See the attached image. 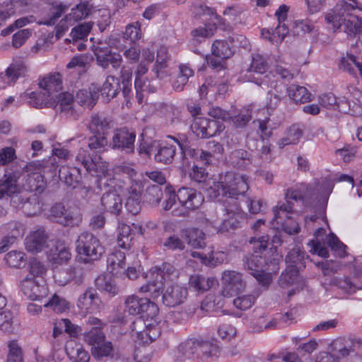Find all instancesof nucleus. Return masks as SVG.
Returning a JSON list of instances; mask_svg holds the SVG:
<instances>
[{"label":"nucleus","instance_id":"5701e85b","mask_svg":"<svg viewBox=\"0 0 362 362\" xmlns=\"http://www.w3.org/2000/svg\"><path fill=\"white\" fill-rule=\"evenodd\" d=\"M228 163L238 169H246L252 163L251 154L246 150L238 148L230 152L228 158Z\"/></svg>","mask_w":362,"mask_h":362},{"label":"nucleus","instance_id":"6ab92c4d","mask_svg":"<svg viewBox=\"0 0 362 362\" xmlns=\"http://www.w3.org/2000/svg\"><path fill=\"white\" fill-rule=\"evenodd\" d=\"M103 210L111 214L118 216L122 209V200L115 190L105 192L100 199Z\"/></svg>","mask_w":362,"mask_h":362},{"label":"nucleus","instance_id":"72a5a7b5","mask_svg":"<svg viewBox=\"0 0 362 362\" xmlns=\"http://www.w3.org/2000/svg\"><path fill=\"white\" fill-rule=\"evenodd\" d=\"M21 97L24 99H29L28 103L34 107L41 108L44 105L52 106L54 104L52 100L48 97L45 93H36L35 92H25L22 94Z\"/></svg>","mask_w":362,"mask_h":362},{"label":"nucleus","instance_id":"2eb2a0df","mask_svg":"<svg viewBox=\"0 0 362 362\" xmlns=\"http://www.w3.org/2000/svg\"><path fill=\"white\" fill-rule=\"evenodd\" d=\"M100 303L97 292L90 288L78 297L77 307L82 313H93L98 310Z\"/></svg>","mask_w":362,"mask_h":362},{"label":"nucleus","instance_id":"2f4dec72","mask_svg":"<svg viewBox=\"0 0 362 362\" xmlns=\"http://www.w3.org/2000/svg\"><path fill=\"white\" fill-rule=\"evenodd\" d=\"M175 153L176 147L175 146L163 144L160 142L154 159L157 163L170 164L173 162Z\"/></svg>","mask_w":362,"mask_h":362},{"label":"nucleus","instance_id":"79ce46f5","mask_svg":"<svg viewBox=\"0 0 362 362\" xmlns=\"http://www.w3.org/2000/svg\"><path fill=\"white\" fill-rule=\"evenodd\" d=\"M42 209V204L40 202L39 197L35 195L26 198L22 206L23 213L28 216H33L39 214Z\"/></svg>","mask_w":362,"mask_h":362},{"label":"nucleus","instance_id":"a211bd4d","mask_svg":"<svg viewBox=\"0 0 362 362\" xmlns=\"http://www.w3.org/2000/svg\"><path fill=\"white\" fill-rule=\"evenodd\" d=\"M19 173L16 172L6 173L0 179V199L9 197L14 193L19 192L21 187L18 185Z\"/></svg>","mask_w":362,"mask_h":362},{"label":"nucleus","instance_id":"a18cd8bd","mask_svg":"<svg viewBox=\"0 0 362 362\" xmlns=\"http://www.w3.org/2000/svg\"><path fill=\"white\" fill-rule=\"evenodd\" d=\"M28 71L25 64L21 61L13 62L6 70V76L8 80L16 81L19 77L25 76Z\"/></svg>","mask_w":362,"mask_h":362},{"label":"nucleus","instance_id":"7c9ffc66","mask_svg":"<svg viewBox=\"0 0 362 362\" xmlns=\"http://www.w3.org/2000/svg\"><path fill=\"white\" fill-rule=\"evenodd\" d=\"M193 74L194 71L189 66L185 64L180 65L179 71L172 83L173 89L177 92L183 90L184 87L188 83L189 78Z\"/></svg>","mask_w":362,"mask_h":362},{"label":"nucleus","instance_id":"4c0bfd02","mask_svg":"<svg viewBox=\"0 0 362 362\" xmlns=\"http://www.w3.org/2000/svg\"><path fill=\"white\" fill-rule=\"evenodd\" d=\"M344 32L349 37L354 38L357 35H362V18L351 16L344 20Z\"/></svg>","mask_w":362,"mask_h":362},{"label":"nucleus","instance_id":"bb28decb","mask_svg":"<svg viewBox=\"0 0 362 362\" xmlns=\"http://www.w3.org/2000/svg\"><path fill=\"white\" fill-rule=\"evenodd\" d=\"M293 203H281L273 208L274 218L272 221V223L274 226L275 223L276 227L284 223L286 219L291 218L293 214Z\"/></svg>","mask_w":362,"mask_h":362},{"label":"nucleus","instance_id":"393cba45","mask_svg":"<svg viewBox=\"0 0 362 362\" xmlns=\"http://www.w3.org/2000/svg\"><path fill=\"white\" fill-rule=\"evenodd\" d=\"M99 89L93 85L89 89L79 90L76 93V100L81 106L92 109L96 104L99 97Z\"/></svg>","mask_w":362,"mask_h":362},{"label":"nucleus","instance_id":"f8f14e48","mask_svg":"<svg viewBox=\"0 0 362 362\" xmlns=\"http://www.w3.org/2000/svg\"><path fill=\"white\" fill-rule=\"evenodd\" d=\"M223 284L222 293L224 296H232L242 292L246 283L241 273L235 271H225L222 275Z\"/></svg>","mask_w":362,"mask_h":362},{"label":"nucleus","instance_id":"c03bdc74","mask_svg":"<svg viewBox=\"0 0 362 362\" xmlns=\"http://www.w3.org/2000/svg\"><path fill=\"white\" fill-rule=\"evenodd\" d=\"M69 5L62 3L53 5L50 8L49 18L44 21H41L39 24L46 25H53L56 23L59 18L69 9Z\"/></svg>","mask_w":362,"mask_h":362},{"label":"nucleus","instance_id":"13d9d810","mask_svg":"<svg viewBox=\"0 0 362 362\" xmlns=\"http://www.w3.org/2000/svg\"><path fill=\"white\" fill-rule=\"evenodd\" d=\"M92 29L90 23H83L72 28L70 35L73 41L83 40L88 37Z\"/></svg>","mask_w":362,"mask_h":362},{"label":"nucleus","instance_id":"c756f323","mask_svg":"<svg viewBox=\"0 0 362 362\" xmlns=\"http://www.w3.org/2000/svg\"><path fill=\"white\" fill-rule=\"evenodd\" d=\"M277 321L275 319L268 320L267 315L265 313H262L259 316L252 320L250 329L252 332L259 333L265 329H274L276 327Z\"/></svg>","mask_w":362,"mask_h":362},{"label":"nucleus","instance_id":"f704fd0d","mask_svg":"<svg viewBox=\"0 0 362 362\" xmlns=\"http://www.w3.org/2000/svg\"><path fill=\"white\" fill-rule=\"evenodd\" d=\"M185 238L187 243L194 248H202L206 245L205 233L197 228L186 230Z\"/></svg>","mask_w":362,"mask_h":362},{"label":"nucleus","instance_id":"9b49d317","mask_svg":"<svg viewBox=\"0 0 362 362\" xmlns=\"http://www.w3.org/2000/svg\"><path fill=\"white\" fill-rule=\"evenodd\" d=\"M135 139L136 134L127 127L116 129L113 132L110 145L113 149L132 153L134 151Z\"/></svg>","mask_w":362,"mask_h":362},{"label":"nucleus","instance_id":"603ef678","mask_svg":"<svg viewBox=\"0 0 362 362\" xmlns=\"http://www.w3.org/2000/svg\"><path fill=\"white\" fill-rule=\"evenodd\" d=\"M105 340V336L99 327H92L88 332L84 334V341L91 347L100 344Z\"/></svg>","mask_w":362,"mask_h":362},{"label":"nucleus","instance_id":"39448f33","mask_svg":"<svg viewBox=\"0 0 362 362\" xmlns=\"http://www.w3.org/2000/svg\"><path fill=\"white\" fill-rule=\"evenodd\" d=\"M223 183V197L238 199L240 196H244L249 189L247 177L233 171L226 172L221 175Z\"/></svg>","mask_w":362,"mask_h":362},{"label":"nucleus","instance_id":"58836bf2","mask_svg":"<svg viewBox=\"0 0 362 362\" xmlns=\"http://www.w3.org/2000/svg\"><path fill=\"white\" fill-rule=\"evenodd\" d=\"M213 284V279H205V277L200 274L192 275L189 279V288L199 293H203L209 290Z\"/></svg>","mask_w":362,"mask_h":362},{"label":"nucleus","instance_id":"680f3d73","mask_svg":"<svg viewBox=\"0 0 362 362\" xmlns=\"http://www.w3.org/2000/svg\"><path fill=\"white\" fill-rule=\"evenodd\" d=\"M148 81L143 78L135 77L134 88L136 90V98L139 103H141L144 99V92H153L154 90H151L150 84H147Z\"/></svg>","mask_w":362,"mask_h":362},{"label":"nucleus","instance_id":"423d86ee","mask_svg":"<svg viewBox=\"0 0 362 362\" xmlns=\"http://www.w3.org/2000/svg\"><path fill=\"white\" fill-rule=\"evenodd\" d=\"M76 251L87 257L86 261H95L100 259L105 249L100 240L93 234L83 232L76 240Z\"/></svg>","mask_w":362,"mask_h":362},{"label":"nucleus","instance_id":"cd10ccee","mask_svg":"<svg viewBox=\"0 0 362 362\" xmlns=\"http://www.w3.org/2000/svg\"><path fill=\"white\" fill-rule=\"evenodd\" d=\"M288 33V28L285 24H278L275 29H263L261 32L263 38L275 45L280 44Z\"/></svg>","mask_w":362,"mask_h":362},{"label":"nucleus","instance_id":"052dcab7","mask_svg":"<svg viewBox=\"0 0 362 362\" xmlns=\"http://www.w3.org/2000/svg\"><path fill=\"white\" fill-rule=\"evenodd\" d=\"M107 140L105 136L93 134L88 139V146L90 151L100 153L107 146Z\"/></svg>","mask_w":362,"mask_h":362},{"label":"nucleus","instance_id":"4468645a","mask_svg":"<svg viewBox=\"0 0 362 362\" xmlns=\"http://www.w3.org/2000/svg\"><path fill=\"white\" fill-rule=\"evenodd\" d=\"M23 294L31 300H39L47 296L48 289L33 277L25 276L20 284Z\"/></svg>","mask_w":362,"mask_h":362},{"label":"nucleus","instance_id":"338daca9","mask_svg":"<svg viewBox=\"0 0 362 362\" xmlns=\"http://www.w3.org/2000/svg\"><path fill=\"white\" fill-rule=\"evenodd\" d=\"M8 349L7 362H23L22 349L16 341H11L8 344Z\"/></svg>","mask_w":362,"mask_h":362},{"label":"nucleus","instance_id":"a878e982","mask_svg":"<svg viewBox=\"0 0 362 362\" xmlns=\"http://www.w3.org/2000/svg\"><path fill=\"white\" fill-rule=\"evenodd\" d=\"M234 42L233 37H229L228 40L214 41L211 47L213 55L221 59L230 58L233 54V50L229 42L233 44Z\"/></svg>","mask_w":362,"mask_h":362},{"label":"nucleus","instance_id":"20e7f679","mask_svg":"<svg viewBox=\"0 0 362 362\" xmlns=\"http://www.w3.org/2000/svg\"><path fill=\"white\" fill-rule=\"evenodd\" d=\"M79 3L71 8L70 12L64 16L57 25V38L62 37L75 23L87 18L93 10L90 0H79Z\"/></svg>","mask_w":362,"mask_h":362},{"label":"nucleus","instance_id":"e433bc0d","mask_svg":"<svg viewBox=\"0 0 362 362\" xmlns=\"http://www.w3.org/2000/svg\"><path fill=\"white\" fill-rule=\"evenodd\" d=\"M133 238L134 235L130 226L125 223L119 226L117 241L119 247L125 250L129 249Z\"/></svg>","mask_w":362,"mask_h":362},{"label":"nucleus","instance_id":"f257e3e1","mask_svg":"<svg viewBox=\"0 0 362 362\" xmlns=\"http://www.w3.org/2000/svg\"><path fill=\"white\" fill-rule=\"evenodd\" d=\"M152 281L142 286L139 291L141 293H150L153 298L163 293L162 299L165 305L174 307L184 302L187 296L185 287L170 283L177 276L175 268L168 263H163L161 267H156L151 273Z\"/></svg>","mask_w":362,"mask_h":362},{"label":"nucleus","instance_id":"9d476101","mask_svg":"<svg viewBox=\"0 0 362 362\" xmlns=\"http://www.w3.org/2000/svg\"><path fill=\"white\" fill-rule=\"evenodd\" d=\"M225 211V217L218 228V231L221 233L235 230L240 227L241 223L245 218V214L238 204L226 206Z\"/></svg>","mask_w":362,"mask_h":362},{"label":"nucleus","instance_id":"b1692460","mask_svg":"<svg viewBox=\"0 0 362 362\" xmlns=\"http://www.w3.org/2000/svg\"><path fill=\"white\" fill-rule=\"evenodd\" d=\"M311 190L309 184L301 182L288 188L285 192V199L287 203L303 201L308 197Z\"/></svg>","mask_w":362,"mask_h":362},{"label":"nucleus","instance_id":"a19ab883","mask_svg":"<svg viewBox=\"0 0 362 362\" xmlns=\"http://www.w3.org/2000/svg\"><path fill=\"white\" fill-rule=\"evenodd\" d=\"M91 354L93 358L97 360H102L104 358L113 356V346L110 341L104 340L100 344L91 347Z\"/></svg>","mask_w":362,"mask_h":362},{"label":"nucleus","instance_id":"c85d7f7f","mask_svg":"<svg viewBox=\"0 0 362 362\" xmlns=\"http://www.w3.org/2000/svg\"><path fill=\"white\" fill-rule=\"evenodd\" d=\"M119 89V83L118 79L113 76H108L99 90L103 100L105 102H109L117 95Z\"/></svg>","mask_w":362,"mask_h":362},{"label":"nucleus","instance_id":"1a4fd4ad","mask_svg":"<svg viewBox=\"0 0 362 362\" xmlns=\"http://www.w3.org/2000/svg\"><path fill=\"white\" fill-rule=\"evenodd\" d=\"M262 83L271 88V90L268 91L270 98L267 103V107L268 110H273L277 107L281 100L286 98V86L275 78L272 72L262 78Z\"/></svg>","mask_w":362,"mask_h":362},{"label":"nucleus","instance_id":"412c9836","mask_svg":"<svg viewBox=\"0 0 362 362\" xmlns=\"http://www.w3.org/2000/svg\"><path fill=\"white\" fill-rule=\"evenodd\" d=\"M112 119L103 114L95 113L91 115L88 129L93 134L105 136L111 128Z\"/></svg>","mask_w":362,"mask_h":362},{"label":"nucleus","instance_id":"ddd939ff","mask_svg":"<svg viewBox=\"0 0 362 362\" xmlns=\"http://www.w3.org/2000/svg\"><path fill=\"white\" fill-rule=\"evenodd\" d=\"M177 200L185 209L194 211L204 202V198L200 192L193 188L182 187L177 193Z\"/></svg>","mask_w":362,"mask_h":362},{"label":"nucleus","instance_id":"f03ea898","mask_svg":"<svg viewBox=\"0 0 362 362\" xmlns=\"http://www.w3.org/2000/svg\"><path fill=\"white\" fill-rule=\"evenodd\" d=\"M100 156H90L87 149L80 148L75 156V163L71 166H62L59 170V179L64 183L75 188L81 180V167L89 174H98V168L103 167L100 160Z\"/></svg>","mask_w":362,"mask_h":362},{"label":"nucleus","instance_id":"bf43d9fd","mask_svg":"<svg viewBox=\"0 0 362 362\" xmlns=\"http://www.w3.org/2000/svg\"><path fill=\"white\" fill-rule=\"evenodd\" d=\"M7 264L13 268H20L25 262V254L21 251H11L5 257Z\"/></svg>","mask_w":362,"mask_h":362},{"label":"nucleus","instance_id":"e2e57ef3","mask_svg":"<svg viewBox=\"0 0 362 362\" xmlns=\"http://www.w3.org/2000/svg\"><path fill=\"white\" fill-rule=\"evenodd\" d=\"M132 331L136 334L137 339L141 341L142 344H148L150 343L149 339L147 338V336L142 334V332H147V328L146 327V322L141 319H137L134 321L131 325Z\"/></svg>","mask_w":362,"mask_h":362},{"label":"nucleus","instance_id":"3c124183","mask_svg":"<svg viewBox=\"0 0 362 362\" xmlns=\"http://www.w3.org/2000/svg\"><path fill=\"white\" fill-rule=\"evenodd\" d=\"M45 307L50 308L55 313H62L69 308V303L65 298L54 294L45 304Z\"/></svg>","mask_w":362,"mask_h":362},{"label":"nucleus","instance_id":"6e6552de","mask_svg":"<svg viewBox=\"0 0 362 362\" xmlns=\"http://www.w3.org/2000/svg\"><path fill=\"white\" fill-rule=\"evenodd\" d=\"M49 218L64 226H78L82 221L81 214L76 209H66L62 203H56L49 209Z\"/></svg>","mask_w":362,"mask_h":362},{"label":"nucleus","instance_id":"8fccbe9b","mask_svg":"<svg viewBox=\"0 0 362 362\" xmlns=\"http://www.w3.org/2000/svg\"><path fill=\"white\" fill-rule=\"evenodd\" d=\"M201 340L202 345L200 349L202 355V361L218 357L220 348L218 345L209 340Z\"/></svg>","mask_w":362,"mask_h":362},{"label":"nucleus","instance_id":"37998d69","mask_svg":"<svg viewBox=\"0 0 362 362\" xmlns=\"http://www.w3.org/2000/svg\"><path fill=\"white\" fill-rule=\"evenodd\" d=\"M163 197L161 186L151 185L146 187L144 198V201L151 206H157Z\"/></svg>","mask_w":362,"mask_h":362},{"label":"nucleus","instance_id":"69168bd1","mask_svg":"<svg viewBox=\"0 0 362 362\" xmlns=\"http://www.w3.org/2000/svg\"><path fill=\"white\" fill-rule=\"evenodd\" d=\"M206 138L214 136L225 129L224 124L216 119L206 118Z\"/></svg>","mask_w":362,"mask_h":362},{"label":"nucleus","instance_id":"49530a36","mask_svg":"<svg viewBox=\"0 0 362 362\" xmlns=\"http://www.w3.org/2000/svg\"><path fill=\"white\" fill-rule=\"evenodd\" d=\"M196 346H198L197 339H188L180 344L177 346V352L185 358L194 359Z\"/></svg>","mask_w":362,"mask_h":362},{"label":"nucleus","instance_id":"4be33fe9","mask_svg":"<svg viewBox=\"0 0 362 362\" xmlns=\"http://www.w3.org/2000/svg\"><path fill=\"white\" fill-rule=\"evenodd\" d=\"M66 352L72 362H88L90 355L83 346L71 339L66 342L65 346Z\"/></svg>","mask_w":362,"mask_h":362},{"label":"nucleus","instance_id":"aec40b11","mask_svg":"<svg viewBox=\"0 0 362 362\" xmlns=\"http://www.w3.org/2000/svg\"><path fill=\"white\" fill-rule=\"evenodd\" d=\"M47 235L45 230L40 228L31 233L25 239L26 250L30 252L37 253L42 251L47 246Z\"/></svg>","mask_w":362,"mask_h":362},{"label":"nucleus","instance_id":"09e8293b","mask_svg":"<svg viewBox=\"0 0 362 362\" xmlns=\"http://www.w3.org/2000/svg\"><path fill=\"white\" fill-rule=\"evenodd\" d=\"M107 267L114 272L117 269H122L125 266V255L119 250L112 251L107 259Z\"/></svg>","mask_w":362,"mask_h":362},{"label":"nucleus","instance_id":"c9c22d12","mask_svg":"<svg viewBox=\"0 0 362 362\" xmlns=\"http://www.w3.org/2000/svg\"><path fill=\"white\" fill-rule=\"evenodd\" d=\"M298 280V270L296 265H288L279 279V284L282 288H288L295 285Z\"/></svg>","mask_w":362,"mask_h":362},{"label":"nucleus","instance_id":"7ed1b4c3","mask_svg":"<svg viewBox=\"0 0 362 362\" xmlns=\"http://www.w3.org/2000/svg\"><path fill=\"white\" fill-rule=\"evenodd\" d=\"M269 240L268 235L262 236L257 240H255L253 242L254 253L246 256L243 259L245 269L250 271L259 284L263 286H268L272 282L271 274L265 272L264 269L268 263L265 257L260 255L262 252L267 251Z\"/></svg>","mask_w":362,"mask_h":362},{"label":"nucleus","instance_id":"6e6d98bb","mask_svg":"<svg viewBox=\"0 0 362 362\" xmlns=\"http://www.w3.org/2000/svg\"><path fill=\"white\" fill-rule=\"evenodd\" d=\"M69 249L64 243L59 242L56 245L55 251L53 253L52 259L57 264H63L67 262L71 258Z\"/></svg>","mask_w":362,"mask_h":362},{"label":"nucleus","instance_id":"774afa93","mask_svg":"<svg viewBox=\"0 0 362 362\" xmlns=\"http://www.w3.org/2000/svg\"><path fill=\"white\" fill-rule=\"evenodd\" d=\"M343 17L344 16H341V13L337 11L334 6L332 10L325 14V21L327 23L332 25L334 30H337L341 26L342 21L344 20Z\"/></svg>","mask_w":362,"mask_h":362},{"label":"nucleus","instance_id":"864d4df0","mask_svg":"<svg viewBox=\"0 0 362 362\" xmlns=\"http://www.w3.org/2000/svg\"><path fill=\"white\" fill-rule=\"evenodd\" d=\"M14 315L8 310H0V329L4 332L10 333L13 329Z\"/></svg>","mask_w":362,"mask_h":362},{"label":"nucleus","instance_id":"0e129e2a","mask_svg":"<svg viewBox=\"0 0 362 362\" xmlns=\"http://www.w3.org/2000/svg\"><path fill=\"white\" fill-rule=\"evenodd\" d=\"M126 40H129L131 42H135L141 36V25L139 22H135L129 24L126 27L125 31L123 34Z\"/></svg>","mask_w":362,"mask_h":362},{"label":"nucleus","instance_id":"473e14b6","mask_svg":"<svg viewBox=\"0 0 362 362\" xmlns=\"http://www.w3.org/2000/svg\"><path fill=\"white\" fill-rule=\"evenodd\" d=\"M286 90L289 98L295 103H305L311 100V93L303 86L291 84Z\"/></svg>","mask_w":362,"mask_h":362},{"label":"nucleus","instance_id":"de8ad7c7","mask_svg":"<svg viewBox=\"0 0 362 362\" xmlns=\"http://www.w3.org/2000/svg\"><path fill=\"white\" fill-rule=\"evenodd\" d=\"M142 137L140 144L139 146V154H145L148 156H151L152 154L155 156L160 141L158 140H152L150 138L145 139L144 137V134H142L141 135Z\"/></svg>","mask_w":362,"mask_h":362},{"label":"nucleus","instance_id":"4d7b16f0","mask_svg":"<svg viewBox=\"0 0 362 362\" xmlns=\"http://www.w3.org/2000/svg\"><path fill=\"white\" fill-rule=\"evenodd\" d=\"M302 136V129L296 125H293L288 129L286 136L281 140L280 145L284 146L289 144H295L299 141Z\"/></svg>","mask_w":362,"mask_h":362},{"label":"nucleus","instance_id":"f3484780","mask_svg":"<svg viewBox=\"0 0 362 362\" xmlns=\"http://www.w3.org/2000/svg\"><path fill=\"white\" fill-rule=\"evenodd\" d=\"M57 100L54 107L66 117L77 119L78 114L74 108V96L68 92H64L57 95L54 98Z\"/></svg>","mask_w":362,"mask_h":362},{"label":"nucleus","instance_id":"0eeeda50","mask_svg":"<svg viewBox=\"0 0 362 362\" xmlns=\"http://www.w3.org/2000/svg\"><path fill=\"white\" fill-rule=\"evenodd\" d=\"M42 165L40 163L30 162L24 168L28 174L24 177L23 187L29 192L41 194L47 187L45 177L42 174Z\"/></svg>","mask_w":362,"mask_h":362},{"label":"nucleus","instance_id":"ea45409f","mask_svg":"<svg viewBox=\"0 0 362 362\" xmlns=\"http://www.w3.org/2000/svg\"><path fill=\"white\" fill-rule=\"evenodd\" d=\"M95 286L101 291L106 292L111 296H115L118 293V288L116 286L112 277L109 275H100L95 279Z\"/></svg>","mask_w":362,"mask_h":362},{"label":"nucleus","instance_id":"dca6fc26","mask_svg":"<svg viewBox=\"0 0 362 362\" xmlns=\"http://www.w3.org/2000/svg\"><path fill=\"white\" fill-rule=\"evenodd\" d=\"M39 86L43 93L55 103L56 93L62 89V76L59 72L49 74L42 78Z\"/></svg>","mask_w":362,"mask_h":362},{"label":"nucleus","instance_id":"5fc2aeb1","mask_svg":"<svg viewBox=\"0 0 362 362\" xmlns=\"http://www.w3.org/2000/svg\"><path fill=\"white\" fill-rule=\"evenodd\" d=\"M27 270L29 273L28 277L36 279L37 277H42L46 273L47 268L42 262L33 258L28 262Z\"/></svg>","mask_w":362,"mask_h":362}]
</instances>
